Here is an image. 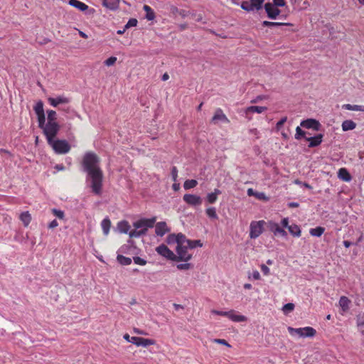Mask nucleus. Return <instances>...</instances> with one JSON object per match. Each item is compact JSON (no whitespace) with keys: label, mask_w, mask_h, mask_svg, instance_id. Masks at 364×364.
<instances>
[{"label":"nucleus","mask_w":364,"mask_h":364,"mask_svg":"<svg viewBox=\"0 0 364 364\" xmlns=\"http://www.w3.org/2000/svg\"><path fill=\"white\" fill-rule=\"evenodd\" d=\"M100 163V158L92 151L86 152L82 161V171L87 173L86 181H90L92 191L97 196L102 194L103 181V172Z\"/></svg>","instance_id":"nucleus-1"},{"label":"nucleus","mask_w":364,"mask_h":364,"mask_svg":"<svg viewBox=\"0 0 364 364\" xmlns=\"http://www.w3.org/2000/svg\"><path fill=\"white\" fill-rule=\"evenodd\" d=\"M264 0H250L245 1L241 3L240 7L245 11L250 12L254 11H259L263 7L267 13V16L269 19L274 20L280 14V9L272 5V3L268 2L264 4Z\"/></svg>","instance_id":"nucleus-2"},{"label":"nucleus","mask_w":364,"mask_h":364,"mask_svg":"<svg viewBox=\"0 0 364 364\" xmlns=\"http://www.w3.org/2000/svg\"><path fill=\"white\" fill-rule=\"evenodd\" d=\"M60 126L58 122H47L46 125L42 129L43 134L46 136L47 142H51L55 139L59 132Z\"/></svg>","instance_id":"nucleus-3"},{"label":"nucleus","mask_w":364,"mask_h":364,"mask_svg":"<svg viewBox=\"0 0 364 364\" xmlns=\"http://www.w3.org/2000/svg\"><path fill=\"white\" fill-rule=\"evenodd\" d=\"M57 154H64L69 152L70 146L65 139H53L48 143Z\"/></svg>","instance_id":"nucleus-4"},{"label":"nucleus","mask_w":364,"mask_h":364,"mask_svg":"<svg viewBox=\"0 0 364 364\" xmlns=\"http://www.w3.org/2000/svg\"><path fill=\"white\" fill-rule=\"evenodd\" d=\"M123 338L128 342L132 343L136 346L148 347L154 345L155 341L153 339L144 338L142 337L132 336L130 337L128 333L124 335Z\"/></svg>","instance_id":"nucleus-5"},{"label":"nucleus","mask_w":364,"mask_h":364,"mask_svg":"<svg viewBox=\"0 0 364 364\" xmlns=\"http://www.w3.org/2000/svg\"><path fill=\"white\" fill-rule=\"evenodd\" d=\"M267 225L264 220L252 221L250 225V238H257L264 231V225Z\"/></svg>","instance_id":"nucleus-6"},{"label":"nucleus","mask_w":364,"mask_h":364,"mask_svg":"<svg viewBox=\"0 0 364 364\" xmlns=\"http://www.w3.org/2000/svg\"><path fill=\"white\" fill-rule=\"evenodd\" d=\"M188 249L189 247L188 245H177L176 248V251L177 255H176V262L183 261V262H188L192 258V255L188 253Z\"/></svg>","instance_id":"nucleus-7"},{"label":"nucleus","mask_w":364,"mask_h":364,"mask_svg":"<svg viewBox=\"0 0 364 364\" xmlns=\"http://www.w3.org/2000/svg\"><path fill=\"white\" fill-rule=\"evenodd\" d=\"M68 4L88 16L93 15L95 12V9L90 8L87 4L79 0H69Z\"/></svg>","instance_id":"nucleus-8"},{"label":"nucleus","mask_w":364,"mask_h":364,"mask_svg":"<svg viewBox=\"0 0 364 364\" xmlns=\"http://www.w3.org/2000/svg\"><path fill=\"white\" fill-rule=\"evenodd\" d=\"M156 222V217L151 218H141L133 223V226L136 229H146V232L149 228L154 227Z\"/></svg>","instance_id":"nucleus-9"},{"label":"nucleus","mask_w":364,"mask_h":364,"mask_svg":"<svg viewBox=\"0 0 364 364\" xmlns=\"http://www.w3.org/2000/svg\"><path fill=\"white\" fill-rule=\"evenodd\" d=\"M267 227L268 230L273 232L274 236H281L282 237H287L288 234L287 231L279 226V225L272 220L267 222Z\"/></svg>","instance_id":"nucleus-10"},{"label":"nucleus","mask_w":364,"mask_h":364,"mask_svg":"<svg viewBox=\"0 0 364 364\" xmlns=\"http://www.w3.org/2000/svg\"><path fill=\"white\" fill-rule=\"evenodd\" d=\"M262 27H269V28H273V27H278L281 29L282 32L286 31H295L294 29H287V27L289 26H294V25L291 23H282V22H273V21H264L262 22Z\"/></svg>","instance_id":"nucleus-11"},{"label":"nucleus","mask_w":364,"mask_h":364,"mask_svg":"<svg viewBox=\"0 0 364 364\" xmlns=\"http://www.w3.org/2000/svg\"><path fill=\"white\" fill-rule=\"evenodd\" d=\"M156 252L171 261L176 260V255L166 245L161 244L156 248Z\"/></svg>","instance_id":"nucleus-12"},{"label":"nucleus","mask_w":364,"mask_h":364,"mask_svg":"<svg viewBox=\"0 0 364 364\" xmlns=\"http://www.w3.org/2000/svg\"><path fill=\"white\" fill-rule=\"evenodd\" d=\"M300 126L308 129H313L314 131H319L321 129V123L312 118L306 119L301 122Z\"/></svg>","instance_id":"nucleus-13"},{"label":"nucleus","mask_w":364,"mask_h":364,"mask_svg":"<svg viewBox=\"0 0 364 364\" xmlns=\"http://www.w3.org/2000/svg\"><path fill=\"white\" fill-rule=\"evenodd\" d=\"M183 200L188 205L192 206H199L202 204V198L197 195L186 193L183 196Z\"/></svg>","instance_id":"nucleus-14"},{"label":"nucleus","mask_w":364,"mask_h":364,"mask_svg":"<svg viewBox=\"0 0 364 364\" xmlns=\"http://www.w3.org/2000/svg\"><path fill=\"white\" fill-rule=\"evenodd\" d=\"M323 138V134H318L314 136L305 137V140L309 142L308 145L309 148H314L319 146L322 143Z\"/></svg>","instance_id":"nucleus-15"},{"label":"nucleus","mask_w":364,"mask_h":364,"mask_svg":"<svg viewBox=\"0 0 364 364\" xmlns=\"http://www.w3.org/2000/svg\"><path fill=\"white\" fill-rule=\"evenodd\" d=\"M48 101L50 105L54 107H58L60 104H68L70 102V99L63 95L58 96L55 98L48 97Z\"/></svg>","instance_id":"nucleus-16"},{"label":"nucleus","mask_w":364,"mask_h":364,"mask_svg":"<svg viewBox=\"0 0 364 364\" xmlns=\"http://www.w3.org/2000/svg\"><path fill=\"white\" fill-rule=\"evenodd\" d=\"M170 232V228L167 227L166 222H159L155 225V233L156 235L162 237L166 232Z\"/></svg>","instance_id":"nucleus-17"},{"label":"nucleus","mask_w":364,"mask_h":364,"mask_svg":"<svg viewBox=\"0 0 364 364\" xmlns=\"http://www.w3.org/2000/svg\"><path fill=\"white\" fill-rule=\"evenodd\" d=\"M218 121H220L224 123H229L230 120L226 117V115L223 113V111L220 108H218L215 114L212 118V122L213 123H217Z\"/></svg>","instance_id":"nucleus-18"},{"label":"nucleus","mask_w":364,"mask_h":364,"mask_svg":"<svg viewBox=\"0 0 364 364\" xmlns=\"http://www.w3.org/2000/svg\"><path fill=\"white\" fill-rule=\"evenodd\" d=\"M338 178L345 182H349L352 179L350 173L346 168H341L338 169Z\"/></svg>","instance_id":"nucleus-19"},{"label":"nucleus","mask_w":364,"mask_h":364,"mask_svg":"<svg viewBox=\"0 0 364 364\" xmlns=\"http://www.w3.org/2000/svg\"><path fill=\"white\" fill-rule=\"evenodd\" d=\"M227 317L234 322H244L247 321L246 316L243 315L235 314L234 310L229 311Z\"/></svg>","instance_id":"nucleus-20"},{"label":"nucleus","mask_w":364,"mask_h":364,"mask_svg":"<svg viewBox=\"0 0 364 364\" xmlns=\"http://www.w3.org/2000/svg\"><path fill=\"white\" fill-rule=\"evenodd\" d=\"M222 192L220 189L215 188L213 192L208 193L206 197L207 201L210 204L215 203L218 199V196Z\"/></svg>","instance_id":"nucleus-21"},{"label":"nucleus","mask_w":364,"mask_h":364,"mask_svg":"<svg viewBox=\"0 0 364 364\" xmlns=\"http://www.w3.org/2000/svg\"><path fill=\"white\" fill-rule=\"evenodd\" d=\"M288 230L289 232V233L293 236V237H299L301 236V228L300 227L296 225V224H291L290 225L289 227H288Z\"/></svg>","instance_id":"nucleus-22"},{"label":"nucleus","mask_w":364,"mask_h":364,"mask_svg":"<svg viewBox=\"0 0 364 364\" xmlns=\"http://www.w3.org/2000/svg\"><path fill=\"white\" fill-rule=\"evenodd\" d=\"M267 109V107H263V106H250L246 108L245 109V113L246 114H248V113H262L264 111H266Z\"/></svg>","instance_id":"nucleus-23"},{"label":"nucleus","mask_w":364,"mask_h":364,"mask_svg":"<svg viewBox=\"0 0 364 364\" xmlns=\"http://www.w3.org/2000/svg\"><path fill=\"white\" fill-rule=\"evenodd\" d=\"M342 129L344 132L353 130L356 127V123L353 120L347 119L343 122L342 123Z\"/></svg>","instance_id":"nucleus-24"},{"label":"nucleus","mask_w":364,"mask_h":364,"mask_svg":"<svg viewBox=\"0 0 364 364\" xmlns=\"http://www.w3.org/2000/svg\"><path fill=\"white\" fill-rule=\"evenodd\" d=\"M143 10L146 12L145 18L148 21H153L155 18V13L149 6L144 5Z\"/></svg>","instance_id":"nucleus-25"},{"label":"nucleus","mask_w":364,"mask_h":364,"mask_svg":"<svg viewBox=\"0 0 364 364\" xmlns=\"http://www.w3.org/2000/svg\"><path fill=\"white\" fill-rule=\"evenodd\" d=\"M118 252L126 255L136 253V250H134V248L132 247V246L129 244H124L122 245L119 249Z\"/></svg>","instance_id":"nucleus-26"},{"label":"nucleus","mask_w":364,"mask_h":364,"mask_svg":"<svg viewBox=\"0 0 364 364\" xmlns=\"http://www.w3.org/2000/svg\"><path fill=\"white\" fill-rule=\"evenodd\" d=\"M117 228L120 232L127 234L130 229V225L127 220H122L118 223Z\"/></svg>","instance_id":"nucleus-27"},{"label":"nucleus","mask_w":364,"mask_h":364,"mask_svg":"<svg viewBox=\"0 0 364 364\" xmlns=\"http://www.w3.org/2000/svg\"><path fill=\"white\" fill-rule=\"evenodd\" d=\"M20 220L25 227H27L31 221V215L28 211L23 212L20 215Z\"/></svg>","instance_id":"nucleus-28"},{"label":"nucleus","mask_w":364,"mask_h":364,"mask_svg":"<svg viewBox=\"0 0 364 364\" xmlns=\"http://www.w3.org/2000/svg\"><path fill=\"white\" fill-rule=\"evenodd\" d=\"M350 303V299L345 296H341L339 299V305L343 309V311H346L349 309V304Z\"/></svg>","instance_id":"nucleus-29"},{"label":"nucleus","mask_w":364,"mask_h":364,"mask_svg":"<svg viewBox=\"0 0 364 364\" xmlns=\"http://www.w3.org/2000/svg\"><path fill=\"white\" fill-rule=\"evenodd\" d=\"M101 226H102L104 235H107L109 232L110 227H111L110 220L108 218L103 219L101 223Z\"/></svg>","instance_id":"nucleus-30"},{"label":"nucleus","mask_w":364,"mask_h":364,"mask_svg":"<svg viewBox=\"0 0 364 364\" xmlns=\"http://www.w3.org/2000/svg\"><path fill=\"white\" fill-rule=\"evenodd\" d=\"M302 330L304 331V338H312L316 336V331L311 326H306L302 328Z\"/></svg>","instance_id":"nucleus-31"},{"label":"nucleus","mask_w":364,"mask_h":364,"mask_svg":"<svg viewBox=\"0 0 364 364\" xmlns=\"http://www.w3.org/2000/svg\"><path fill=\"white\" fill-rule=\"evenodd\" d=\"M146 234V229H140L137 230L135 228V230H133L129 232V235L130 238L133 237H140L141 236L145 235Z\"/></svg>","instance_id":"nucleus-32"},{"label":"nucleus","mask_w":364,"mask_h":364,"mask_svg":"<svg viewBox=\"0 0 364 364\" xmlns=\"http://www.w3.org/2000/svg\"><path fill=\"white\" fill-rule=\"evenodd\" d=\"M325 231V228L321 226H318L315 228H311L309 230V233L311 236L314 237H321Z\"/></svg>","instance_id":"nucleus-33"},{"label":"nucleus","mask_w":364,"mask_h":364,"mask_svg":"<svg viewBox=\"0 0 364 364\" xmlns=\"http://www.w3.org/2000/svg\"><path fill=\"white\" fill-rule=\"evenodd\" d=\"M117 261L121 265H129L132 263V259L130 257H125L122 255H118L117 256Z\"/></svg>","instance_id":"nucleus-34"},{"label":"nucleus","mask_w":364,"mask_h":364,"mask_svg":"<svg viewBox=\"0 0 364 364\" xmlns=\"http://www.w3.org/2000/svg\"><path fill=\"white\" fill-rule=\"evenodd\" d=\"M102 5L111 10H116L119 8L118 3L113 1L112 0H104Z\"/></svg>","instance_id":"nucleus-35"},{"label":"nucleus","mask_w":364,"mask_h":364,"mask_svg":"<svg viewBox=\"0 0 364 364\" xmlns=\"http://www.w3.org/2000/svg\"><path fill=\"white\" fill-rule=\"evenodd\" d=\"M198 185V181L195 179H188L183 183V188L188 190L196 187Z\"/></svg>","instance_id":"nucleus-36"},{"label":"nucleus","mask_w":364,"mask_h":364,"mask_svg":"<svg viewBox=\"0 0 364 364\" xmlns=\"http://www.w3.org/2000/svg\"><path fill=\"white\" fill-rule=\"evenodd\" d=\"M187 245L189 247V249H194L197 247H201L203 246V243L200 240H191L188 239V240L187 241Z\"/></svg>","instance_id":"nucleus-37"},{"label":"nucleus","mask_w":364,"mask_h":364,"mask_svg":"<svg viewBox=\"0 0 364 364\" xmlns=\"http://www.w3.org/2000/svg\"><path fill=\"white\" fill-rule=\"evenodd\" d=\"M306 132L304 131L300 127H297L296 128V134H295V139L297 140H300L301 139H305Z\"/></svg>","instance_id":"nucleus-38"},{"label":"nucleus","mask_w":364,"mask_h":364,"mask_svg":"<svg viewBox=\"0 0 364 364\" xmlns=\"http://www.w3.org/2000/svg\"><path fill=\"white\" fill-rule=\"evenodd\" d=\"M177 245H184V243L187 244L188 239L186 238V235L181 232L176 234Z\"/></svg>","instance_id":"nucleus-39"},{"label":"nucleus","mask_w":364,"mask_h":364,"mask_svg":"<svg viewBox=\"0 0 364 364\" xmlns=\"http://www.w3.org/2000/svg\"><path fill=\"white\" fill-rule=\"evenodd\" d=\"M33 109L37 114H41L44 113L43 109V102L41 100H39L33 107Z\"/></svg>","instance_id":"nucleus-40"},{"label":"nucleus","mask_w":364,"mask_h":364,"mask_svg":"<svg viewBox=\"0 0 364 364\" xmlns=\"http://www.w3.org/2000/svg\"><path fill=\"white\" fill-rule=\"evenodd\" d=\"M207 215L211 219H218L216 209L214 207L208 208L205 210Z\"/></svg>","instance_id":"nucleus-41"},{"label":"nucleus","mask_w":364,"mask_h":364,"mask_svg":"<svg viewBox=\"0 0 364 364\" xmlns=\"http://www.w3.org/2000/svg\"><path fill=\"white\" fill-rule=\"evenodd\" d=\"M289 333L291 334V335H293L294 333H296L298 334L300 337H303L304 338V331L302 330V328H293V327H291V326H289L288 328H287Z\"/></svg>","instance_id":"nucleus-42"},{"label":"nucleus","mask_w":364,"mask_h":364,"mask_svg":"<svg viewBox=\"0 0 364 364\" xmlns=\"http://www.w3.org/2000/svg\"><path fill=\"white\" fill-rule=\"evenodd\" d=\"M48 122H56V112L52 109L47 110Z\"/></svg>","instance_id":"nucleus-43"},{"label":"nucleus","mask_w":364,"mask_h":364,"mask_svg":"<svg viewBox=\"0 0 364 364\" xmlns=\"http://www.w3.org/2000/svg\"><path fill=\"white\" fill-rule=\"evenodd\" d=\"M37 118L38 122V127L42 129L45 127V125H46L45 113L37 114Z\"/></svg>","instance_id":"nucleus-44"},{"label":"nucleus","mask_w":364,"mask_h":364,"mask_svg":"<svg viewBox=\"0 0 364 364\" xmlns=\"http://www.w3.org/2000/svg\"><path fill=\"white\" fill-rule=\"evenodd\" d=\"M166 242L168 245L177 244L176 234H169L166 237Z\"/></svg>","instance_id":"nucleus-45"},{"label":"nucleus","mask_w":364,"mask_h":364,"mask_svg":"<svg viewBox=\"0 0 364 364\" xmlns=\"http://www.w3.org/2000/svg\"><path fill=\"white\" fill-rule=\"evenodd\" d=\"M52 213L54 214V215H55L59 219L63 220L65 218V213H64V211H63L61 210L53 208Z\"/></svg>","instance_id":"nucleus-46"},{"label":"nucleus","mask_w":364,"mask_h":364,"mask_svg":"<svg viewBox=\"0 0 364 364\" xmlns=\"http://www.w3.org/2000/svg\"><path fill=\"white\" fill-rule=\"evenodd\" d=\"M138 23V21L137 19L134 18H130L128 22L125 24V29H128L131 27H134V26H136Z\"/></svg>","instance_id":"nucleus-47"},{"label":"nucleus","mask_w":364,"mask_h":364,"mask_svg":"<svg viewBox=\"0 0 364 364\" xmlns=\"http://www.w3.org/2000/svg\"><path fill=\"white\" fill-rule=\"evenodd\" d=\"M58 110H60V111L65 112L66 114H68L69 117H72L75 114L74 110L70 109V107H58Z\"/></svg>","instance_id":"nucleus-48"},{"label":"nucleus","mask_w":364,"mask_h":364,"mask_svg":"<svg viewBox=\"0 0 364 364\" xmlns=\"http://www.w3.org/2000/svg\"><path fill=\"white\" fill-rule=\"evenodd\" d=\"M294 304L293 303H287L285 305H284L282 310L285 313H289V312L292 311L294 310Z\"/></svg>","instance_id":"nucleus-49"},{"label":"nucleus","mask_w":364,"mask_h":364,"mask_svg":"<svg viewBox=\"0 0 364 364\" xmlns=\"http://www.w3.org/2000/svg\"><path fill=\"white\" fill-rule=\"evenodd\" d=\"M294 183L296 185H299V186H304L309 190H311L313 188V187L309 184L308 183L306 182H302L301 181H300L299 179H296L294 180Z\"/></svg>","instance_id":"nucleus-50"},{"label":"nucleus","mask_w":364,"mask_h":364,"mask_svg":"<svg viewBox=\"0 0 364 364\" xmlns=\"http://www.w3.org/2000/svg\"><path fill=\"white\" fill-rule=\"evenodd\" d=\"M117 61V58L111 56L104 61V64L107 66L113 65Z\"/></svg>","instance_id":"nucleus-51"},{"label":"nucleus","mask_w":364,"mask_h":364,"mask_svg":"<svg viewBox=\"0 0 364 364\" xmlns=\"http://www.w3.org/2000/svg\"><path fill=\"white\" fill-rule=\"evenodd\" d=\"M133 260L136 264H139V265H145L147 262L146 260H145L144 259H142L138 256L133 257Z\"/></svg>","instance_id":"nucleus-52"},{"label":"nucleus","mask_w":364,"mask_h":364,"mask_svg":"<svg viewBox=\"0 0 364 364\" xmlns=\"http://www.w3.org/2000/svg\"><path fill=\"white\" fill-rule=\"evenodd\" d=\"M186 263H181L177 264L176 267L177 269L180 270H184V269H189L191 267V264L188 263V262H185Z\"/></svg>","instance_id":"nucleus-53"},{"label":"nucleus","mask_w":364,"mask_h":364,"mask_svg":"<svg viewBox=\"0 0 364 364\" xmlns=\"http://www.w3.org/2000/svg\"><path fill=\"white\" fill-rule=\"evenodd\" d=\"M356 323L358 326H364V314H360L357 316Z\"/></svg>","instance_id":"nucleus-54"},{"label":"nucleus","mask_w":364,"mask_h":364,"mask_svg":"<svg viewBox=\"0 0 364 364\" xmlns=\"http://www.w3.org/2000/svg\"><path fill=\"white\" fill-rule=\"evenodd\" d=\"M287 121V117H282L279 122H277V124H276V129L277 131L280 130L281 128L282 127V126L284 125V124Z\"/></svg>","instance_id":"nucleus-55"},{"label":"nucleus","mask_w":364,"mask_h":364,"mask_svg":"<svg viewBox=\"0 0 364 364\" xmlns=\"http://www.w3.org/2000/svg\"><path fill=\"white\" fill-rule=\"evenodd\" d=\"M171 177H172V180L175 182L177 181V178H178V169L176 166H173L171 168Z\"/></svg>","instance_id":"nucleus-56"},{"label":"nucleus","mask_w":364,"mask_h":364,"mask_svg":"<svg viewBox=\"0 0 364 364\" xmlns=\"http://www.w3.org/2000/svg\"><path fill=\"white\" fill-rule=\"evenodd\" d=\"M273 2L272 3V5H274L277 7H283L286 6V1L285 0H272Z\"/></svg>","instance_id":"nucleus-57"},{"label":"nucleus","mask_w":364,"mask_h":364,"mask_svg":"<svg viewBox=\"0 0 364 364\" xmlns=\"http://www.w3.org/2000/svg\"><path fill=\"white\" fill-rule=\"evenodd\" d=\"M255 197L259 200H267L268 198L266 196L265 193L263 192H256Z\"/></svg>","instance_id":"nucleus-58"},{"label":"nucleus","mask_w":364,"mask_h":364,"mask_svg":"<svg viewBox=\"0 0 364 364\" xmlns=\"http://www.w3.org/2000/svg\"><path fill=\"white\" fill-rule=\"evenodd\" d=\"M211 313L213 314L226 316V317L228 315V311H219V310H212Z\"/></svg>","instance_id":"nucleus-59"},{"label":"nucleus","mask_w":364,"mask_h":364,"mask_svg":"<svg viewBox=\"0 0 364 364\" xmlns=\"http://www.w3.org/2000/svg\"><path fill=\"white\" fill-rule=\"evenodd\" d=\"M267 99L266 95H258L255 99L251 100V103H257L261 100Z\"/></svg>","instance_id":"nucleus-60"},{"label":"nucleus","mask_w":364,"mask_h":364,"mask_svg":"<svg viewBox=\"0 0 364 364\" xmlns=\"http://www.w3.org/2000/svg\"><path fill=\"white\" fill-rule=\"evenodd\" d=\"M281 225H282V228H288V227L289 226V218H284L282 220H281Z\"/></svg>","instance_id":"nucleus-61"},{"label":"nucleus","mask_w":364,"mask_h":364,"mask_svg":"<svg viewBox=\"0 0 364 364\" xmlns=\"http://www.w3.org/2000/svg\"><path fill=\"white\" fill-rule=\"evenodd\" d=\"M351 111H363L364 112V106L352 105Z\"/></svg>","instance_id":"nucleus-62"},{"label":"nucleus","mask_w":364,"mask_h":364,"mask_svg":"<svg viewBox=\"0 0 364 364\" xmlns=\"http://www.w3.org/2000/svg\"><path fill=\"white\" fill-rule=\"evenodd\" d=\"M58 225V221L54 219L53 220H52L48 225V228L49 229H53L55 228H56L57 226Z\"/></svg>","instance_id":"nucleus-63"},{"label":"nucleus","mask_w":364,"mask_h":364,"mask_svg":"<svg viewBox=\"0 0 364 364\" xmlns=\"http://www.w3.org/2000/svg\"><path fill=\"white\" fill-rule=\"evenodd\" d=\"M252 277L255 279V280H258L260 279V274L259 272L257 271V270H255L252 272Z\"/></svg>","instance_id":"nucleus-64"}]
</instances>
